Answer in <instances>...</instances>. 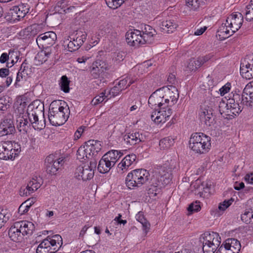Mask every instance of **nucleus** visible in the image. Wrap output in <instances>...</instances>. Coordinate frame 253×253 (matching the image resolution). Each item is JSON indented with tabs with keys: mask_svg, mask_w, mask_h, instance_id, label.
<instances>
[{
	"mask_svg": "<svg viewBox=\"0 0 253 253\" xmlns=\"http://www.w3.org/2000/svg\"><path fill=\"white\" fill-rule=\"evenodd\" d=\"M224 246L226 250V253H239L241 249L240 242L234 238L226 239L224 242Z\"/></svg>",
	"mask_w": 253,
	"mask_h": 253,
	"instance_id": "5701e85b",
	"label": "nucleus"
},
{
	"mask_svg": "<svg viewBox=\"0 0 253 253\" xmlns=\"http://www.w3.org/2000/svg\"><path fill=\"white\" fill-rule=\"evenodd\" d=\"M3 210L0 212V228L3 225V223L6 222L9 219V216L5 212H2Z\"/></svg>",
	"mask_w": 253,
	"mask_h": 253,
	"instance_id": "774afa93",
	"label": "nucleus"
},
{
	"mask_svg": "<svg viewBox=\"0 0 253 253\" xmlns=\"http://www.w3.org/2000/svg\"><path fill=\"white\" fill-rule=\"evenodd\" d=\"M166 160V163L165 164V167L167 168L168 167L170 169H172V166L173 165V156L167 155L164 157Z\"/></svg>",
	"mask_w": 253,
	"mask_h": 253,
	"instance_id": "052dcab7",
	"label": "nucleus"
},
{
	"mask_svg": "<svg viewBox=\"0 0 253 253\" xmlns=\"http://www.w3.org/2000/svg\"><path fill=\"white\" fill-rule=\"evenodd\" d=\"M252 219H253V212L250 209L246 211L245 213L241 215V219L246 223L252 222Z\"/></svg>",
	"mask_w": 253,
	"mask_h": 253,
	"instance_id": "09e8293b",
	"label": "nucleus"
},
{
	"mask_svg": "<svg viewBox=\"0 0 253 253\" xmlns=\"http://www.w3.org/2000/svg\"><path fill=\"white\" fill-rule=\"evenodd\" d=\"M114 165L115 163H111L106 158L104 159L103 156L99 162L97 169L99 172L105 173L108 172Z\"/></svg>",
	"mask_w": 253,
	"mask_h": 253,
	"instance_id": "c756f323",
	"label": "nucleus"
},
{
	"mask_svg": "<svg viewBox=\"0 0 253 253\" xmlns=\"http://www.w3.org/2000/svg\"><path fill=\"white\" fill-rule=\"evenodd\" d=\"M136 159V155L131 154L126 155L118 165V171L123 173L124 169H127Z\"/></svg>",
	"mask_w": 253,
	"mask_h": 253,
	"instance_id": "a878e982",
	"label": "nucleus"
},
{
	"mask_svg": "<svg viewBox=\"0 0 253 253\" xmlns=\"http://www.w3.org/2000/svg\"><path fill=\"white\" fill-rule=\"evenodd\" d=\"M86 151L92 156L95 157L101 150V142L97 140H89L85 143Z\"/></svg>",
	"mask_w": 253,
	"mask_h": 253,
	"instance_id": "bb28decb",
	"label": "nucleus"
},
{
	"mask_svg": "<svg viewBox=\"0 0 253 253\" xmlns=\"http://www.w3.org/2000/svg\"><path fill=\"white\" fill-rule=\"evenodd\" d=\"M219 111L221 115H223V117L227 119V117H229V113H231L229 106V100L227 101L221 100L220 101L219 105Z\"/></svg>",
	"mask_w": 253,
	"mask_h": 253,
	"instance_id": "72a5a7b5",
	"label": "nucleus"
},
{
	"mask_svg": "<svg viewBox=\"0 0 253 253\" xmlns=\"http://www.w3.org/2000/svg\"><path fill=\"white\" fill-rule=\"evenodd\" d=\"M213 110H209V114L205 115L202 116V118L200 119L205 124L209 126L213 125L214 124V118L213 116Z\"/></svg>",
	"mask_w": 253,
	"mask_h": 253,
	"instance_id": "e433bc0d",
	"label": "nucleus"
},
{
	"mask_svg": "<svg viewBox=\"0 0 253 253\" xmlns=\"http://www.w3.org/2000/svg\"><path fill=\"white\" fill-rule=\"evenodd\" d=\"M120 153L117 150H113L108 152L103 156L104 157V159L106 158L111 163H115V164L122 156V154H120Z\"/></svg>",
	"mask_w": 253,
	"mask_h": 253,
	"instance_id": "f704fd0d",
	"label": "nucleus"
},
{
	"mask_svg": "<svg viewBox=\"0 0 253 253\" xmlns=\"http://www.w3.org/2000/svg\"><path fill=\"white\" fill-rule=\"evenodd\" d=\"M234 200L231 198L228 200H225L223 202L220 203L218 206V209L221 211H224L227 208H228L232 203Z\"/></svg>",
	"mask_w": 253,
	"mask_h": 253,
	"instance_id": "4d7b16f0",
	"label": "nucleus"
},
{
	"mask_svg": "<svg viewBox=\"0 0 253 253\" xmlns=\"http://www.w3.org/2000/svg\"><path fill=\"white\" fill-rule=\"evenodd\" d=\"M136 220L139 222L142 225L143 229L146 233L149 229L150 224L144 218L143 214L139 212L136 215Z\"/></svg>",
	"mask_w": 253,
	"mask_h": 253,
	"instance_id": "ea45409f",
	"label": "nucleus"
},
{
	"mask_svg": "<svg viewBox=\"0 0 253 253\" xmlns=\"http://www.w3.org/2000/svg\"><path fill=\"white\" fill-rule=\"evenodd\" d=\"M199 202H197V201L195 203H191L187 208V210L189 213V214L192 213L193 212H197L199 211L201 208L200 205H199Z\"/></svg>",
	"mask_w": 253,
	"mask_h": 253,
	"instance_id": "6e6d98bb",
	"label": "nucleus"
},
{
	"mask_svg": "<svg viewBox=\"0 0 253 253\" xmlns=\"http://www.w3.org/2000/svg\"><path fill=\"white\" fill-rule=\"evenodd\" d=\"M8 103L9 100H7L4 96L0 98V111L1 113H4L9 107Z\"/></svg>",
	"mask_w": 253,
	"mask_h": 253,
	"instance_id": "603ef678",
	"label": "nucleus"
},
{
	"mask_svg": "<svg viewBox=\"0 0 253 253\" xmlns=\"http://www.w3.org/2000/svg\"><path fill=\"white\" fill-rule=\"evenodd\" d=\"M43 50L39 53L36 57L37 59H40L41 57L47 56L48 58L49 57L52 52V48L51 47H42Z\"/></svg>",
	"mask_w": 253,
	"mask_h": 253,
	"instance_id": "864d4df0",
	"label": "nucleus"
},
{
	"mask_svg": "<svg viewBox=\"0 0 253 253\" xmlns=\"http://www.w3.org/2000/svg\"><path fill=\"white\" fill-rule=\"evenodd\" d=\"M21 73H23V75L26 76V77L31 75L32 73L31 69L28 65V64L26 63V60H25L21 65L20 68V73L21 74Z\"/></svg>",
	"mask_w": 253,
	"mask_h": 253,
	"instance_id": "8fccbe9b",
	"label": "nucleus"
},
{
	"mask_svg": "<svg viewBox=\"0 0 253 253\" xmlns=\"http://www.w3.org/2000/svg\"><path fill=\"white\" fill-rule=\"evenodd\" d=\"M69 114V108L67 105L64 107L60 101H53L50 105L48 119L52 126H61L67 121Z\"/></svg>",
	"mask_w": 253,
	"mask_h": 253,
	"instance_id": "f257e3e1",
	"label": "nucleus"
},
{
	"mask_svg": "<svg viewBox=\"0 0 253 253\" xmlns=\"http://www.w3.org/2000/svg\"><path fill=\"white\" fill-rule=\"evenodd\" d=\"M106 65L102 61L93 62L90 69L91 76L94 79L99 78L106 70Z\"/></svg>",
	"mask_w": 253,
	"mask_h": 253,
	"instance_id": "4be33fe9",
	"label": "nucleus"
},
{
	"mask_svg": "<svg viewBox=\"0 0 253 253\" xmlns=\"http://www.w3.org/2000/svg\"><path fill=\"white\" fill-rule=\"evenodd\" d=\"M42 180V178L39 177V178H33L32 180L30 181L29 182H33V184L32 187H33V189L35 191L37 190L38 189H39L41 186V181Z\"/></svg>",
	"mask_w": 253,
	"mask_h": 253,
	"instance_id": "0e129e2a",
	"label": "nucleus"
},
{
	"mask_svg": "<svg viewBox=\"0 0 253 253\" xmlns=\"http://www.w3.org/2000/svg\"><path fill=\"white\" fill-rule=\"evenodd\" d=\"M15 9L16 12L20 18H24L25 15L29 12L30 6L28 3H21L17 6H13Z\"/></svg>",
	"mask_w": 253,
	"mask_h": 253,
	"instance_id": "2f4dec72",
	"label": "nucleus"
},
{
	"mask_svg": "<svg viewBox=\"0 0 253 253\" xmlns=\"http://www.w3.org/2000/svg\"><path fill=\"white\" fill-rule=\"evenodd\" d=\"M15 132V128L12 120L5 119L0 124V137L7 136L11 138Z\"/></svg>",
	"mask_w": 253,
	"mask_h": 253,
	"instance_id": "4468645a",
	"label": "nucleus"
},
{
	"mask_svg": "<svg viewBox=\"0 0 253 253\" xmlns=\"http://www.w3.org/2000/svg\"><path fill=\"white\" fill-rule=\"evenodd\" d=\"M201 66L198 58H192L189 60L186 68L190 71H195Z\"/></svg>",
	"mask_w": 253,
	"mask_h": 253,
	"instance_id": "a19ab883",
	"label": "nucleus"
},
{
	"mask_svg": "<svg viewBox=\"0 0 253 253\" xmlns=\"http://www.w3.org/2000/svg\"><path fill=\"white\" fill-rule=\"evenodd\" d=\"M64 163V158H57L54 155H49L45 160L46 172L51 175L56 174L57 171L61 169Z\"/></svg>",
	"mask_w": 253,
	"mask_h": 253,
	"instance_id": "0eeeda50",
	"label": "nucleus"
},
{
	"mask_svg": "<svg viewBox=\"0 0 253 253\" xmlns=\"http://www.w3.org/2000/svg\"><path fill=\"white\" fill-rule=\"evenodd\" d=\"M145 137L142 133L135 131L129 132L124 136V141L130 146L138 144L140 142L145 141Z\"/></svg>",
	"mask_w": 253,
	"mask_h": 253,
	"instance_id": "6ab92c4d",
	"label": "nucleus"
},
{
	"mask_svg": "<svg viewBox=\"0 0 253 253\" xmlns=\"http://www.w3.org/2000/svg\"><path fill=\"white\" fill-rule=\"evenodd\" d=\"M8 53L9 59L11 60V63H12V65H14L19 59L20 53L19 51L10 49L9 50Z\"/></svg>",
	"mask_w": 253,
	"mask_h": 253,
	"instance_id": "de8ad7c7",
	"label": "nucleus"
},
{
	"mask_svg": "<svg viewBox=\"0 0 253 253\" xmlns=\"http://www.w3.org/2000/svg\"><path fill=\"white\" fill-rule=\"evenodd\" d=\"M99 157L98 155H95V156L94 157L92 156V154H90V156L87 157L86 159V160L89 161V165H88V167L95 170L97 165V161Z\"/></svg>",
	"mask_w": 253,
	"mask_h": 253,
	"instance_id": "5fc2aeb1",
	"label": "nucleus"
},
{
	"mask_svg": "<svg viewBox=\"0 0 253 253\" xmlns=\"http://www.w3.org/2000/svg\"><path fill=\"white\" fill-rule=\"evenodd\" d=\"M140 32L146 43L151 44L154 41V37L157 35V32L151 26L148 25H141Z\"/></svg>",
	"mask_w": 253,
	"mask_h": 253,
	"instance_id": "aec40b11",
	"label": "nucleus"
},
{
	"mask_svg": "<svg viewBox=\"0 0 253 253\" xmlns=\"http://www.w3.org/2000/svg\"><path fill=\"white\" fill-rule=\"evenodd\" d=\"M90 156V155L88 153V152L86 151V147L85 145L79 147L77 152V159L80 161L82 160H86L87 157Z\"/></svg>",
	"mask_w": 253,
	"mask_h": 253,
	"instance_id": "4c0bfd02",
	"label": "nucleus"
},
{
	"mask_svg": "<svg viewBox=\"0 0 253 253\" xmlns=\"http://www.w3.org/2000/svg\"><path fill=\"white\" fill-rule=\"evenodd\" d=\"M186 4L190 10L197 11L200 7V1L199 0H186Z\"/></svg>",
	"mask_w": 253,
	"mask_h": 253,
	"instance_id": "49530a36",
	"label": "nucleus"
},
{
	"mask_svg": "<svg viewBox=\"0 0 253 253\" xmlns=\"http://www.w3.org/2000/svg\"><path fill=\"white\" fill-rule=\"evenodd\" d=\"M57 40L56 34L52 31H49L38 36L36 39V42L39 47H51Z\"/></svg>",
	"mask_w": 253,
	"mask_h": 253,
	"instance_id": "6e6552de",
	"label": "nucleus"
},
{
	"mask_svg": "<svg viewBox=\"0 0 253 253\" xmlns=\"http://www.w3.org/2000/svg\"><path fill=\"white\" fill-rule=\"evenodd\" d=\"M150 174L143 169H136L129 172L126 178L127 187L130 189H134L141 187L149 180Z\"/></svg>",
	"mask_w": 253,
	"mask_h": 253,
	"instance_id": "7ed1b4c3",
	"label": "nucleus"
},
{
	"mask_svg": "<svg viewBox=\"0 0 253 253\" xmlns=\"http://www.w3.org/2000/svg\"><path fill=\"white\" fill-rule=\"evenodd\" d=\"M44 241L49 243L48 246L55 253L59 250L63 244V241L60 235L56 234L52 236H47Z\"/></svg>",
	"mask_w": 253,
	"mask_h": 253,
	"instance_id": "412c9836",
	"label": "nucleus"
},
{
	"mask_svg": "<svg viewBox=\"0 0 253 253\" xmlns=\"http://www.w3.org/2000/svg\"><path fill=\"white\" fill-rule=\"evenodd\" d=\"M227 22L224 25H222L217 32V35L221 40L225 39L235 33L232 30H230L229 27L227 26Z\"/></svg>",
	"mask_w": 253,
	"mask_h": 253,
	"instance_id": "7c9ffc66",
	"label": "nucleus"
},
{
	"mask_svg": "<svg viewBox=\"0 0 253 253\" xmlns=\"http://www.w3.org/2000/svg\"><path fill=\"white\" fill-rule=\"evenodd\" d=\"M200 242L204 253H214L220 244V237L215 232L205 233L200 237Z\"/></svg>",
	"mask_w": 253,
	"mask_h": 253,
	"instance_id": "20e7f679",
	"label": "nucleus"
},
{
	"mask_svg": "<svg viewBox=\"0 0 253 253\" xmlns=\"http://www.w3.org/2000/svg\"><path fill=\"white\" fill-rule=\"evenodd\" d=\"M107 97V96L105 95V93L102 92L93 98L92 102L94 103V105H97L102 102Z\"/></svg>",
	"mask_w": 253,
	"mask_h": 253,
	"instance_id": "13d9d810",
	"label": "nucleus"
},
{
	"mask_svg": "<svg viewBox=\"0 0 253 253\" xmlns=\"http://www.w3.org/2000/svg\"><path fill=\"white\" fill-rule=\"evenodd\" d=\"M134 83V81L130 79L129 77H126V78L120 80L118 83V85L121 88L122 90L125 88L129 87L131 84Z\"/></svg>",
	"mask_w": 253,
	"mask_h": 253,
	"instance_id": "37998d69",
	"label": "nucleus"
},
{
	"mask_svg": "<svg viewBox=\"0 0 253 253\" xmlns=\"http://www.w3.org/2000/svg\"><path fill=\"white\" fill-rule=\"evenodd\" d=\"M42 26L41 24H35L29 26V30H30L32 36L34 37L41 31Z\"/></svg>",
	"mask_w": 253,
	"mask_h": 253,
	"instance_id": "3c124183",
	"label": "nucleus"
},
{
	"mask_svg": "<svg viewBox=\"0 0 253 253\" xmlns=\"http://www.w3.org/2000/svg\"><path fill=\"white\" fill-rule=\"evenodd\" d=\"M30 208V205L25 204V202L22 203L19 207L18 211L19 212H20L21 214H23L26 213Z\"/></svg>",
	"mask_w": 253,
	"mask_h": 253,
	"instance_id": "69168bd1",
	"label": "nucleus"
},
{
	"mask_svg": "<svg viewBox=\"0 0 253 253\" xmlns=\"http://www.w3.org/2000/svg\"><path fill=\"white\" fill-rule=\"evenodd\" d=\"M70 81L66 76H63L60 80L59 83L61 89L65 93L69 92Z\"/></svg>",
	"mask_w": 253,
	"mask_h": 253,
	"instance_id": "a18cd8bd",
	"label": "nucleus"
},
{
	"mask_svg": "<svg viewBox=\"0 0 253 253\" xmlns=\"http://www.w3.org/2000/svg\"><path fill=\"white\" fill-rule=\"evenodd\" d=\"M240 73L244 78L250 80L253 78V57L247 56L241 62Z\"/></svg>",
	"mask_w": 253,
	"mask_h": 253,
	"instance_id": "9b49d317",
	"label": "nucleus"
},
{
	"mask_svg": "<svg viewBox=\"0 0 253 253\" xmlns=\"http://www.w3.org/2000/svg\"><path fill=\"white\" fill-rule=\"evenodd\" d=\"M189 145V148L195 153L206 154L211 149V137L203 133H193L190 138Z\"/></svg>",
	"mask_w": 253,
	"mask_h": 253,
	"instance_id": "f03ea898",
	"label": "nucleus"
},
{
	"mask_svg": "<svg viewBox=\"0 0 253 253\" xmlns=\"http://www.w3.org/2000/svg\"><path fill=\"white\" fill-rule=\"evenodd\" d=\"M154 172L159 179V183L162 185H167L170 183L173 178L172 170L165 171L161 166H157V168L154 170Z\"/></svg>",
	"mask_w": 253,
	"mask_h": 253,
	"instance_id": "dca6fc26",
	"label": "nucleus"
},
{
	"mask_svg": "<svg viewBox=\"0 0 253 253\" xmlns=\"http://www.w3.org/2000/svg\"><path fill=\"white\" fill-rule=\"evenodd\" d=\"M17 222L14 223L8 230V235L11 240L14 242H18L22 240L23 236H24L22 234L20 230V226Z\"/></svg>",
	"mask_w": 253,
	"mask_h": 253,
	"instance_id": "393cba45",
	"label": "nucleus"
},
{
	"mask_svg": "<svg viewBox=\"0 0 253 253\" xmlns=\"http://www.w3.org/2000/svg\"><path fill=\"white\" fill-rule=\"evenodd\" d=\"M233 97V99H229V110H231V113H229V117H227V119H232L242 111V109L239 103L237 102L236 103L235 101V99H237L238 98L240 99V95L237 94L234 95Z\"/></svg>",
	"mask_w": 253,
	"mask_h": 253,
	"instance_id": "b1692460",
	"label": "nucleus"
},
{
	"mask_svg": "<svg viewBox=\"0 0 253 253\" xmlns=\"http://www.w3.org/2000/svg\"><path fill=\"white\" fill-rule=\"evenodd\" d=\"M243 16L240 12L233 13L229 15L227 19V26L235 33L241 27L243 22Z\"/></svg>",
	"mask_w": 253,
	"mask_h": 253,
	"instance_id": "f8f14e48",
	"label": "nucleus"
},
{
	"mask_svg": "<svg viewBox=\"0 0 253 253\" xmlns=\"http://www.w3.org/2000/svg\"><path fill=\"white\" fill-rule=\"evenodd\" d=\"M27 115H20L17 119V127L19 131L23 133H27L31 125Z\"/></svg>",
	"mask_w": 253,
	"mask_h": 253,
	"instance_id": "cd10ccee",
	"label": "nucleus"
},
{
	"mask_svg": "<svg viewBox=\"0 0 253 253\" xmlns=\"http://www.w3.org/2000/svg\"><path fill=\"white\" fill-rule=\"evenodd\" d=\"M169 106H165L161 108V110L158 111H153L151 115V119L155 123L159 124L162 122H165L172 113V110Z\"/></svg>",
	"mask_w": 253,
	"mask_h": 253,
	"instance_id": "9d476101",
	"label": "nucleus"
},
{
	"mask_svg": "<svg viewBox=\"0 0 253 253\" xmlns=\"http://www.w3.org/2000/svg\"><path fill=\"white\" fill-rule=\"evenodd\" d=\"M9 14L10 16H11V18H12V19H10L13 21V22L19 21L21 19L19 17L18 13L16 12L15 9L14 7L10 9Z\"/></svg>",
	"mask_w": 253,
	"mask_h": 253,
	"instance_id": "680f3d73",
	"label": "nucleus"
},
{
	"mask_svg": "<svg viewBox=\"0 0 253 253\" xmlns=\"http://www.w3.org/2000/svg\"><path fill=\"white\" fill-rule=\"evenodd\" d=\"M245 19L251 21L253 20V8L247 5L245 9Z\"/></svg>",
	"mask_w": 253,
	"mask_h": 253,
	"instance_id": "bf43d9fd",
	"label": "nucleus"
},
{
	"mask_svg": "<svg viewBox=\"0 0 253 253\" xmlns=\"http://www.w3.org/2000/svg\"><path fill=\"white\" fill-rule=\"evenodd\" d=\"M35 103L30 104L27 109V116L28 120L36 130H41L45 127L44 120L43 122L39 120V115L42 114L44 116L43 105H38L36 106Z\"/></svg>",
	"mask_w": 253,
	"mask_h": 253,
	"instance_id": "39448f33",
	"label": "nucleus"
},
{
	"mask_svg": "<svg viewBox=\"0 0 253 253\" xmlns=\"http://www.w3.org/2000/svg\"><path fill=\"white\" fill-rule=\"evenodd\" d=\"M125 57V52H122V51H119L118 52L114 53V59L115 61H116L118 62H120L124 59Z\"/></svg>",
	"mask_w": 253,
	"mask_h": 253,
	"instance_id": "e2e57ef3",
	"label": "nucleus"
},
{
	"mask_svg": "<svg viewBox=\"0 0 253 253\" xmlns=\"http://www.w3.org/2000/svg\"><path fill=\"white\" fill-rule=\"evenodd\" d=\"M161 184H157L156 185L152 184L148 190V194L151 198H154L161 192Z\"/></svg>",
	"mask_w": 253,
	"mask_h": 253,
	"instance_id": "79ce46f5",
	"label": "nucleus"
},
{
	"mask_svg": "<svg viewBox=\"0 0 253 253\" xmlns=\"http://www.w3.org/2000/svg\"><path fill=\"white\" fill-rule=\"evenodd\" d=\"M164 32L168 34H171L174 30L173 22L171 20H166L162 22V27Z\"/></svg>",
	"mask_w": 253,
	"mask_h": 253,
	"instance_id": "c03bdc74",
	"label": "nucleus"
},
{
	"mask_svg": "<svg viewBox=\"0 0 253 253\" xmlns=\"http://www.w3.org/2000/svg\"><path fill=\"white\" fill-rule=\"evenodd\" d=\"M160 89H157L154 92L148 99V105L154 110V111H158L162 108V106L165 105L164 96L159 94L158 92Z\"/></svg>",
	"mask_w": 253,
	"mask_h": 253,
	"instance_id": "2eb2a0df",
	"label": "nucleus"
},
{
	"mask_svg": "<svg viewBox=\"0 0 253 253\" xmlns=\"http://www.w3.org/2000/svg\"><path fill=\"white\" fill-rule=\"evenodd\" d=\"M49 243L44 240L38 246L37 253H54L48 246Z\"/></svg>",
	"mask_w": 253,
	"mask_h": 253,
	"instance_id": "c9c22d12",
	"label": "nucleus"
},
{
	"mask_svg": "<svg viewBox=\"0 0 253 253\" xmlns=\"http://www.w3.org/2000/svg\"><path fill=\"white\" fill-rule=\"evenodd\" d=\"M13 143L11 141L0 142V159L3 160H13Z\"/></svg>",
	"mask_w": 253,
	"mask_h": 253,
	"instance_id": "ddd939ff",
	"label": "nucleus"
},
{
	"mask_svg": "<svg viewBox=\"0 0 253 253\" xmlns=\"http://www.w3.org/2000/svg\"><path fill=\"white\" fill-rule=\"evenodd\" d=\"M95 169L88 167V164L84 165V167H79L76 169V177L78 179H81L84 181L90 180L94 176V171Z\"/></svg>",
	"mask_w": 253,
	"mask_h": 253,
	"instance_id": "a211bd4d",
	"label": "nucleus"
},
{
	"mask_svg": "<svg viewBox=\"0 0 253 253\" xmlns=\"http://www.w3.org/2000/svg\"><path fill=\"white\" fill-rule=\"evenodd\" d=\"M72 8H74V6L67 7L66 1L62 0L57 2L55 7V10L56 12L63 14L69 12Z\"/></svg>",
	"mask_w": 253,
	"mask_h": 253,
	"instance_id": "473e14b6",
	"label": "nucleus"
},
{
	"mask_svg": "<svg viewBox=\"0 0 253 253\" xmlns=\"http://www.w3.org/2000/svg\"><path fill=\"white\" fill-rule=\"evenodd\" d=\"M69 38L70 41L67 39L64 42V44L67 46L69 51L72 52L78 50L83 45L86 40V34L84 32L77 31Z\"/></svg>",
	"mask_w": 253,
	"mask_h": 253,
	"instance_id": "423d86ee",
	"label": "nucleus"
},
{
	"mask_svg": "<svg viewBox=\"0 0 253 253\" xmlns=\"http://www.w3.org/2000/svg\"><path fill=\"white\" fill-rule=\"evenodd\" d=\"M126 41L127 43L135 47L146 43L142 36L141 32L139 30L128 31L126 35Z\"/></svg>",
	"mask_w": 253,
	"mask_h": 253,
	"instance_id": "1a4fd4ad",
	"label": "nucleus"
},
{
	"mask_svg": "<svg viewBox=\"0 0 253 253\" xmlns=\"http://www.w3.org/2000/svg\"><path fill=\"white\" fill-rule=\"evenodd\" d=\"M174 144V139L169 137L164 138L161 139L159 142L161 148L164 149L170 148Z\"/></svg>",
	"mask_w": 253,
	"mask_h": 253,
	"instance_id": "58836bf2",
	"label": "nucleus"
},
{
	"mask_svg": "<svg viewBox=\"0 0 253 253\" xmlns=\"http://www.w3.org/2000/svg\"><path fill=\"white\" fill-rule=\"evenodd\" d=\"M17 222L19 223L21 232L24 235H31L33 234L35 227L32 222L24 220L17 221Z\"/></svg>",
	"mask_w": 253,
	"mask_h": 253,
	"instance_id": "c85d7f7f",
	"label": "nucleus"
},
{
	"mask_svg": "<svg viewBox=\"0 0 253 253\" xmlns=\"http://www.w3.org/2000/svg\"><path fill=\"white\" fill-rule=\"evenodd\" d=\"M119 87H120L118 84L112 87L109 91V94L113 96H115L119 94L122 91V89Z\"/></svg>",
	"mask_w": 253,
	"mask_h": 253,
	"instance_id": "338daca9",
	"label": "nucleus"
},
{
	"mask_svg": "<svg viewBox=\"0 0 253 253\" xmlns=\"http://www.w3.org/2000/svg\"><path fill=\"white\" fill-rule=\"evenodd\" d=\"M241 102L247 106L253 107V88L251 84H247L244 88Z\"/></svg>",
	"mask_w": 253,
	"mask_h": 253,
	"instance_id": "f3484780",
	"label": "nucleus"
}]
</instances>
